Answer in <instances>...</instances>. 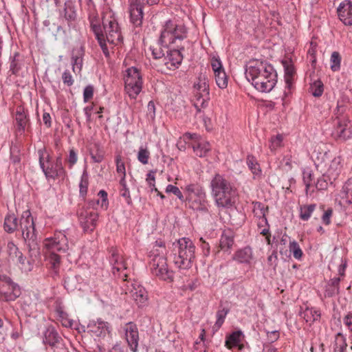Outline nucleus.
<instances>
[{
	"label": "nucleus",
	"mask_w": 352,
	"mask_h": 352,
	"mask_svg": "<svg viewBox=\"0 0 352 352\" xmlns=\"http://www.w3.org/2000/svg\"><path fill=\"white\" fill-rule=\"evenodd\" d=\"M187 37V30L183 25L177 24L172 20H168L163 25L159 38V44L166 48V55L163 62L169 69L177 68L182 63L184 46L182 44Z\"/></svg>",
	"instance_id": "nucleus-1"
},
{
	"label": "nucleus",
	"mask_w": 352,
	"mask_h": 352,
	"mask_svg": "<svg viewBox=\"0 0 352 352\" xmlns=\"http://www.w3.org/2000/svg\"><path fill=\"white\" fill-rule=\"evenodd\" d=\"M248 81L261 92H270L277 82V74L273 66L265 60H250L245 69Z\"/></svg>",
	"instance_id": "nucleus-2"
},
{
	"label": "nucleus",
	"mask_w": 352,
	"mask_h": 352,
	"mask_svg": "<svg viewBox=\"0 0 352 352\" xmlns=\"http://www.w3.org/2000/svg\"><path fill=\"white\" fill-rule=\"evenodd\" d=\"M212 195L216 205L230 208L235 203L236 189L223 175L216 174L210 182Z\"/></svg>",
	"instance_id": "nucleus-3"
},
{
	"label": "nucleus",
	"mask_w": 352,
	"mask_h": 352,
	"mask_svg": "<svg viewBox=\"0 0 352 352\" xmlns=\"http://www.w3.org/2000/svg\"><path fill=\"white\" fill-rule=\"evenodd\" d=\"M166 255V249L164 243L157 241L151 251V270L152 274L159 278L172 282L174 273L168 268Z\"/></svg>",
	"instance_id": "nucleus-4"
},
{
	"label": "nucleus",
	"mask_w": 352,
	"mask_h": 352,
	"mask_svg": "<svg viewBox=\"0 0 352 352\" xmlns=\"http://www.w3.org/2000/svg\"><path fill=\"white\" fill-rule=\"evenodd\" d=\"M37 153L40 167L47 179L55 180L58 178L64 179L66 177L67 173L63 166L61 155L53 160L45 148L38 149Z\"/></svg>",
	"instance_id": "nucleus-5"
},
{
	"label": "nucleus",
	"mask_w": 352,
	"mask_h": 352,
	"mask_svg": "<svg viewBox=\"0 0 352 352\" xmlns=\"http://www.w3.org/2000/svg\"><path fill=\"white\" fill-rule=\"evenodd\" d=\"M45 246L49 252L47 260L50 265V267L57 275L60 264V256L56 254V252H67L69 249L67 238L63 233L59 232L56 233L54 237L46 239Z\"/></svg>",
	"instance_id": "nucleus-6"
},
{
	"label": "nucleus",
	"mask_w": 352,
	"mask_h": 352,
	"mask_svg": "<svg viewBox=\"0 0 352 352\" xmlns=\"http://www.w3.org/2000/svg\"><path fill=\"white\" fill-rule=\"evenodd\" d=\"M176 252L173 258L175 265L180 269H189L195 258V246L188 238H181L173 243Z\"/></svg>",
	"instance_id": "nucleus-7"
},
{
	"label": "nucleus",
	"mask_w": 352,
	"mask_h": 352,
	"mask_svg": "<svg viewBox=\"0 0 352 352\" xmlns=\"http://www.w3.org/2000/svg\"><path fill=\"white\" fill-rule=\"evenodd\" d=\"M186 197L185 202L193 210L202 212H208V201L206 193L202 186L198 184H190L185 187Z\"/></svg>",
	"instance_id": "nucleus-8"
},
{
	"label": "nucleus",
	"mask_w": 352,
	"mask_h": 352,
	"mask_svg": "<svg viewBox=\"0 0 352 352\" xmlns=\"http://www.w3.org/2000/svg\"><path fill=\"white\" fill-rule=\"evenodd\" d=\"M346 109L344 102L338 101L334 111L336 118L333 120L334 129L332 135L335 138L342 140H346L352 135V128L348 127L349 120L344 116Z\"/></svg>",
	"instance_id": "nucleus-9"
},
{
	"label": "nucleus",
	"mask_w": 352,
	"mask_h": 352,
	"mask_svg": "<svg viewBox=\"0 0 352 352\" xmlns=\"http://www.w3.org/2000/svg\"><path fill=\"white\" fill-rule=\"evenodd\" d=\"M124 90L131 99H135L142 89V77L140 70L131 67L126 70Z\"/></svg>",
	"instance_id": "nucleus-10"
},
{
	"label": "nucleus",
	"mask_w": 352,
	"mask_h": 352,
	"mask_svg": "<svg viewBox=\"0 0 352 352\" xmlns=\"http://www.w3.org/2000/svg\"><path fill=\"white\" fill-rule=\"evenodd\" d=\"M109 261L112 267V273L116 278L122 279L123 281L127 280L126 264L122 255L119 254L116 247H111L109 249Z\"/></svg>",
	"instance_id": "nucleus-11"
},
{
	"label": "nucleus",
	"mask_w": 352,
	"mask_h": 352,
	"mask_svg": "<svg viewBox=\"0 0 352 352\" xmlns=\"http://www.w3.org/2000/svg\"><path fill=\"white\" fill-rule=\"evenodd\" d=\"M21 294L20 287L10 277L0 276V300L6 302L14 301Z\"/></svg>",
	"instance_id": "nucleus-12"
},
{
	"label": "nucleus",
	"mask_w": 352,
	"mask_h": 352,
	"mask_svg": "<svg viewBox=\"0 0 352 352\" xmlns=\"http://www.w3.org/2000/svg\"><path fill=\"white\" fill-rule=\"evenodd\" d=\"M102 25V31H104V36L109 43L118 45L122 41L120 28L113 15L111 14L107 18L104 16Z\"/></svg>",
	"instance_id": "nucleus-13"
},
{
	"label": "nucleus",
	"mask_w": 352,
	"mask_h": 352,
	"mask_svg": "<svg viewBox=\"0 0 352 352\" xmlns=\"http://www.w3.org/2000/svg\"><path fill=\"white\" fill-rule=\"evenodd\" d=\"M19 226L27 245L36 243L35 224L30 210H25L22 213Z\"/></svg>",
	"instance_id": "nucleus-14"
},
{
	"label": "nucleus",
	"mask_w": 352,
	"mask_h": 352,
	"mask_svg": "<svg viewBox=\"0 0 352 352\" xmlns=\"http://www.w3.org/2000/svg\"><path fill=\"white\" fill-rule=\"evenodd\" d=\"M28 246L29 258L24 257L23 253L21 252L15 260L19 268L25 273H28L33 270L35 258L40 255V248L37 243H30Z\"/></svg>",
	"instance_id": "nucleus-15"
},
{
	"label": "nucleus",
	"mask_w": 352,
	"mask_h": 352,
	"mask_svg": "<svg viewBox=\"0 0 352 352\" xmlns=\"http://www.w3.org/2000/svg\"><path fill=\"white\" fill-rule=\"evenodd\" d=\"M77 214L83 230L86 232L94 231L97 225L98 213L95 210H89L88 208L82 207L78 210Z\"/></svg>",
	"instance_id": "nucleus-16"
},
{
	"label": "nucleus",
	"mask_w": 352,
	"mask_h": 352,
	"mask_svg": "<svg viewBox=\"0 0 352 352\" xmlns=\"http://www.w3.org/2000/svg\"><path fill=\"white\" fill-rule=\"evenodd\" d=\"M128 289L126 294H129L130 296L135 300L139 307L144 306L148 300V294L145 288L138 283H131L130 286H127Z\"/></svg>",
	"instance_id": "nucleus-17"
},
{
	"label": "nucleus",
	"mask_w": 352,
	"mask_h": 352,
	"mask_svg": "<svg viewBox=\"0 0 352 352\" xmlns=\"http://www.w3.org/2000/svg\"><path fill=\"white\" fill-rule=\"evenodd\" d=\"M125 339L131 351L138 352L139 332L137 325L132 322H128L124 327Z\"/></svg>",
	"instance_id": "nucleus-18"
},
{
	"label": "nucleus",
	"mask_w": 352,
	"mask_h": 352,
	"mask_svg": "<svg viewBox=\"0 0 352 352\" xmlns=\"http://www.w3.org/2000/svg\"><path fill=\"white\" fill-rule=\"evenodd\" d=\"M143 5L140 0H131L129 4L130 21L135 26L139 27L143 21Z\"/></svg>",
	"instance_id": "nucleus-19"
},
{
	"label": "nucleus",
	"mask_w": 352,
	"mask_h": 352,
	"mask_svg": "<svg viewBox=\"0 0 352 352\" xmlns=\"http://www.w3.org/2000/svg\"><path fill=\"white\" fill-rule=\"evenodd\" d=\"M339 19L346 25H352V1L344 0L337 9Z\"/></svg>",
	"instance_id": "nucleus-20"
},
{
	"label": "nucleus",
	"mask_w": 352,
	"mask_h": 352,
	"mask_svg": "<svg viewBox=\"0 0 352 352\" xmlns=\"http://www.w3.org/2000/svg\"><path fill=\"white\" fill-rule=\"evenodd\" d=\"M88 328L96 336H105L110 333L109 324L100 319L91 322L88 324Z\"/></svg>",
	"instance_id": "nucleus-21"
},
{
	"label": "nucleus",
	"mask_w": 352,
	"mask_h": 352,
	"mask_svg": "<svg viewBox=\"0 0 352 352\" xmlns=\"http://www.w3.org/2000/svg\"><path fill=\"white\" fill-rule=\"evenodd\" d=\"M62 338L52 327H49L44 333V344H48L52 349L57 348Z\"/></svg>",
	"instance_id": "nucleus-22"
},
{
	"label": "nucleus",
	"mask_w": 352,
	"mask_h": 352,
	"mask_svg": "<svg viewBox=\"0 0 352 352\" xmlns=\"http://www.w3.org/2000/svg\"><path fill=\"white\" fill-rule=\"evenodd\" d=\"M341 160L339 157H334L325 173L331 184L338 177L341 171Z\"/></svg>",
	"instance_id": "nucleus-23"
},
{
	"label": "nucleus",
	"mask_w": 352,
	"mask_h": 352,
	"mask_svg": "<svg viewBox=\"0 0 352 352\" xmlns=\"http://www.w3.org/2000/svg\"><path fill=\"white\" fill-rule=\"evenodd\" d=\"M16 122L17 130L23 133L25 130V127L28 124V118L26 112L22 107H18L16 111Z\"/></svg>",
	"instance_id": "nucleus-24"
},
{
	"label": "nucleus",
	"mask_w": 352,
	"mask_h": 352,
	"mask_svg": "<svg viewBox=\"0 0 352 352\" xmlns=\"http://www.w3.org/2000/svg\"><path fill=\"white\" fill-rule=\"evenodd\" d=\"M10 71L12 74L18 75L24 65L23 56L19 52H14L13 56H10Z\"/></svg>",
	"instance_id": "nucleus-25"
},
{
	"label": "nucleus",
	"mask_w": 352,
	"mask_h": 352,
	"mask_svg": "<svg viewBox=\"0 0 352 352\" xmlns=\"http://www.w3.org/2000/svg\"><path fill=\"white\" fill-rule=\"evenodd\" d=\"M195 91L200 92L205 98L209 96V84L208 80L206 76H200L198 81L194 85Z\"/></svg>",
	"instance_id": "nucleus-26"
},
{
	"label": "nucleus",
	"mask_w": 352,
	"mask_h": 352,
	"mask_svg": "<svg viewBox=\"0 0 352 352\" xmlns=\"http://www.w3.org/2000/svg\"><path fill=\"white\" fill-rule=\"evenodd\" d=\"M252 258V250L249 246L239 250L234 256V259L241 263H248Z\"/></svg>",
	"instance_id": "nucleus-27"
},
{
	"label": "nucleus",
	"mask_w": 352,
	"mask_h": 352,
	"mask_svg": "<svg viewBox=\"0 0 352 352\" xmlns=\"http://www.w3.org/2000/svg\"><path fill=\"white\" fill-rule=\"evenodd\" d=\"M84 55L83 48L74 49L72 52V63L73 66V71L76 72V69L80 72L82 66V56Z\"/></svg>",
	"instance_id": "nucleus-28"
},
{
	"label": "nucleus",
	"mask_w": 352,
	"mask_h": 352,
	"mask_svg": "<svg viewBox=\"0 0 352 352\" xmlns=\"http://www.w3.org/2000/svg\"><path fill=\"white\" fill-rule=\"evenodd\" d=\"M300 316L304 318L306 322L311 324L320 318L321 314L319 310L314 308H306L305 311L300 313Z\"/></svg>",
	"instance_id": "nucleus-29"
},
{
	"label": "nucleus",
	"mask_w": 352,
	"mask_h": 352,
	"mask_svg": "<svg viewBox=\"0 0 352 352\" xmlns=\"http://www.w3.org/2000/svg\"><path fill=\"white\" fill-rule=\"evenodd\" d=\"M195 142L192 144V148L196 155L199 157H203L206 155L208 152L210 150V146L208 142Z\"/></svg>",
	"instance_id": "nucleus-30"
},
{
	"label": "nucleus",
	"mask_w": 352,
	"mask_h": 352,
	"mask_svg": "<svg viewBox=\"0 0 352 352\" xmlns=\"http://www.w3.org/2000/svg\"><path fill=\"white\" fill-rule=\"evenodd\" d=\"M340 278H333L329 280L325 289V296L333 297L339 293Z\"/></svg>",
	"instance_id": "nucleus-31"
},
{
	"label": "nucleus",
	"mask_w": 352,
	"mask_h": 352,
	"mask_svg": "<svg viewBox=\"0 0 352 352\" xmlns=\"http://www.w3.org/2000/svg\"><path fill=\"white\" fill-rule=\"evenodd\" d=\"M89 20L90 22L91 29L94 33L95 36L104 34L102 28L100 25V19L97 13H95L94 12L90 13L89 15Z\"/></svg>",
	"instance_id": "nucleus-32"
},
{
	"label": "nucleus",
	"mask_w": 352,
	"mask_h": 352,
	"mask_svg": "<svg viewBox=\"0 0 352 352\" xmlns=\"http://www.w3.org/2000/svg\"><path fill=\"white\" fill-rule=\"evenodd\" d=\"M89 154L95 163H100L104 160V151L98 143H95L90 148Z\"/></svg>",
	"instance_id": "nucleus-33"
},
{
	"label": "nucleus",
	"mask_w": 352,
	"mask_h": 352,
	"mask_svg": "<svg viewBox=\"0 0 352 352\" xmlns=\"http://www.w3.org/2000/svg\"><path fill=\"white\" fill-rule=\"evenodd\" d=\"M18 219L14 214H8L4 220V230L8 233H13L18 228Z\"/></svg>",
	"instance_id": "nucleus-34"
},
{
	"label": "nucleus",
	"mask_w": 352,
	"mask_h": 352,
	"mask_svg": "<svg viewBox=\"0 0 352 352\" xmlns=\"http://www.w3.org/2000/svg\"><path fill=\"white\" fill-rule=\"evenodd\" d=\"M285 69V81L286 88L290 89L293 82V76L295 74V69L292 65L289 64L287 61L283 62Z\"/></svg>",
	"instance_id": "nucleus-35"
},
{
	"label": "nucleus",
	"mask_w": 352,
	"mask_h": 352,
	"mask_svg": "<svg viewBox=\"0 0 352 352\" xmlns=\"http://www.w3.org/2000/svg\"><path fill=\"white\" fill-rule=\"evenodd\" d=\"M233 243L234 239L232 234L230 232H223L219 241V246L221 249L224 251H228L232 248Z\"/></svg>",
	"instance_id": "nucleus-36"
},
{
	"label": "nucleus",
	"mask_w": 352,
	"mask_h": 352,
	"mask_svg": "<svg viewBox=\"0 0 352 352\" xmlns=\"http://www.w3.org/2000/svg\"><path fill=\"white\" fill-rule=\"evenodd\" d=\"M341 198L349 204H352V178H349L342 186Z\"/></svg>",
	"instance_id": "nucleus-37"
},
{
	"label": "nucleus",
	"mask_w": 352,
	"mask_h": 352,
	"mask_svg": "<svg viewBox=\"0 0 352 352\" xmlns=\"http://www.w3.org/2000/svg\"><path fill=\"white\" fill-rule=\"evenodd\" d=\"M64 16L68 22H72L76 20L77 14L72 2L67 1L65 3Z\"/></svg>",
	"instance_id": "nucleus-38"
},
{
	"label": "nucleus",
	"mask_w": 352,
	"mask_h": 352,
	"mask_svg": "<svg viewBox=\"0 0 352 352\" xmlns=\"http://www.w3.org/2000/svg\"><path fill=\"white\" fill-rule=\"evenodd\" d=\"M316 208V205L314 204L301 206L300 207V219L302 221H308Z\"/></svg>",
	"instance_id": "nucleus-39"
},
{
	"label": "nucleus",
	"mask_w": 352,
	"mask_h": 352,
	"mask_svg": "<svg viewBox=\"0 0 352 352\" xmlns=\"http://www.w3.org/2000/svg\"><path fill=\"white\" fill-rule=\"evenodd\" d=\"M6 254L8 255V261H15L21 252L19 251L18 247L13 243V241H9L6 245Z\"/></svg>",
	"instance_id": "nucleus-40"
},
{
	"label": "nucleus",
	"mask_w": 352,
	"mask_h": 352,
	"mask_svg": "<svg viewBox=\"0 0 352 352\" xmlns=\"http://www.w3.org/2000/svg\"><path fill=\"white\" fill-rule=\"evenodd\" d=\"M199 135L197 133H186L182 138L178 140L177 146L180 151H185L186 144H188L189 140H195L198 139Z\"/></svg>",
	"instance_id": "nucleus-41"
},
{
	"label": "nucleus",
	"mask_w": 352,
	"mask_h": 352,
	"mask_svg": "<svg viewBox=\"0 0 352 352\" xmlns=\"http://www.w3.org/2000/svg\"><path fill=\"white\" fill-rule=\"evenodd\" d=\"M267 208L263 203L256 202L254 204V212L258 217H262V221H264L266 226H268L267 219L266 218V212Z\"/></svg>",
	"instance_id": "nucleus-42"
},
{
	"label": "nucleus",
	"mask_w": 352,
	"mask_h": 352,
	"mask_svg": "<svg viewBox=\"0 0 352 352\" xmlns=\"http://www.w3.org/2000/svg\"><path fill=\"white\" fill-rule=\"evenodd\" d=\"M346 347L344 336L341 333H338L336 336L334 352H344Z\"/></svg>",
	"instance_id": "nucleus-43"
},
{
	"label": "nucleus",
	"mask_w": 352,
	"mask_h": 352,
	"mask_svg": "<svg viewBox=\"0 0 352 352\" xmlns=\"http://www.w3.org/2000/svg\"><path fill=\"white\" fill-rule=\"evenodd\" d=\"M208 100L209 96L205 98V97L202 96V94H200V92L195 91L193 102L195 107L197 109V111H201V108L204 107L206 105Z\"/></svg>",
	"instance_id": "nucleus-44"
},
{
	"label": "nucleus",
	"mask_w": 352,
	"mask_h": 352,
	"mask_svg": "<svg viewBox=\"0 0 352 352\" xmlns=\"http://www.w3.org/2000/svg\"><path fill=\"white\" fill-rule=\"evenodd\" d=\"M214 79L217 83V85L220 89H225L228 86V76L225 72V70L219 71L217 73H214Z\"/></svg>",
	"instance_id": "nucleus-45"
},
{
	"label": "nucleus",
	"mask_w": 352,
	"mask_h": 352,
	"mask_svg": "<svg viewBox=\"0 0 352 352\" xmlns=\"http://www.w3.org/2000/svg\"><path fill=\"white\" fill-rule=\"evenodd\" d=\"M89 186V175L86 170H85L82 175L80 182L79 184L80 195L82 197H85L87 193V189Z\"/></svg>",
	"instance_id": "nucleus-46"
},
{
	"label": "nucleus",
	"mask_w": 352,
	"mask_h": 352,
	"mask_svg": "<svg viewBox=\"0 0 352 352\" xmlns=\"http://www.w3.org/2000/svg\"><path fill=\"white\" fill-rule=\"evenodd\" d=\"M242 336L241 331H234L231 333L226 341V345L231 348L233 346L238 345L241 342V338Z\"/></svg>",
	"instance_id": "nucleus-47"
},
{
	"label": "nucleus",
	"mask_w": 352,
	"mask_h": 352,
	"mask_svg": "<svg viewBox=\"0 0 352 352\" xmlns=\"http://www.w3.org/2000/svg\"><path fill=\"white\" fill-rule=\"evenodd\" d=\"M246 163L254 175H258L261 173L260 166L253 155H248Z\"/></svg>",
	"instance_id": "nucleus-48"
},
{
	"label": "nucleus",
	"mask_w": 352,
	"mask_h": 352,
	"mask_svg": "<svg viewBox=\"0 0 352 352\" xmlns=\"http://www.w3.org/2000/svg\"><path fill=\"white\" fill-rule=\"evenodd\" d=\"M331 69L333 72H338L340 69L341 56L338 52H333L331 56Z\"/></svg>",
	"instance_id": "nucleus-49"
},
{
	"label": "nucleus",
	"mask_w": 352,
	"mask_h": 352,
	"mask_svg": "<svg viewBox=\"0 0 352 352\" xmlns=\"http://www.w3.org/2000/svg\"><path fill=\"white\" fill-rule=\"evenodd\" d=\"M164 49L166 50L164 46H162L159 44V41L157 42L156 46L150 47V50L152 52V55L155 59H164L165 56Z\"/></svg>",
	"instance_id": "nucleus-50"
},
{
	"label": "nucleus",
	"mask_w": 352,
	"mask_h": 352,
	"mask_svg": "<svg viewBox=\"0 0 352 352\" xmlns=\"http://www.w3.org/2000/svg\"><path fill=\"white\" fill-rule=\"evenodd\" d=\"M289 251L293 253L294 257L296 259H300L302 256V251L298 243L296 241L289 243Z\"/></svg>",
	"instance_id": "nucleus-51"
},
{
	"label": "nucleus",
	"mask_w": 352,
	"mask_h": 352,
	"mask_svg": "<svg viewBox=\"0 0 352 352\" xmlns=\"http://www.w3.org/2000/svg\"><path fill=\"white\" fill-rule=\"evenodd\" d=\"M230 309L228 308H223L221 310H219L217 312V321L215 322V327L217 328H220L223 323L224 322L225 318L227 314L229 313Z\"/></svg>",
	"instance_id": "nucleus-52"
},
{
	"label": "nucleus",
	"mask_w": 352,
	"mask_h": 352,
	"mask_svg": "<svg viewBox=\"0 0 352 352\" xmlns=\"http://www.w3.org/2000/svg\"><path fill=\"white\" fill-rule=\"evenodd\" d=\"M330 182L328 179V176L324 173L321 177L318 179L315 187L318 190H323L327 188Z\"/></svg>",
	"instance_id": "nucleus-53"
},
{
	"label": "nucleus",
	"mask_w": 352,
	"mask_h": 352,
	"mask_svg": "<svg viewBox=\"0 0 352 352\" xmlns=\"http://www.w3.org/2000/svg\"><path fill=\"white\" fill-rule=\"evenodd\" d=\"M310 89L313 96L319 97L322 96L324 91L323 83L320 80H316L311 85Z\"/></svg>",
	"instance_id": "nucleus-54"
},
{
	"label": "nucleus",
	"mask_w": 352,
	"mask_h": 352,
	"mask_svg": "<svg viewBox=\"0 0 352 352\" xmlns=\"http://www.w3.org/2000/svg\"><path fill=\"white\" fill-rule=\"evenodd\" d=\"M150 157V152L146 148L140 147L138 153V160L142 164H147Z\"/></svg>",
	"instance_id": "nucleus-55"
},
{
	"label": "nucleus",
	"mask_w": 352,
	"mask_h": 352,
	"mask_svg": "<svg viewBox=\"0 0 352 352\" xmlns=\"http://www.w3.org/2000/svg\"><path fill=\"white\" fill-rule=\"evenodd\" d=\"M166 192L174 194L182 202H184L185 201L186 198H184L182 192L179 188L175 186L168 184L166 188Z\"/></svg>",
	"instance_id": "nucleus-56"
},
{
	"label": "nucleus",
	"mask_w": 352,
	"mask_h": 352,
	"mask_svg": "<svg viewBox=\"0 0 352 352\" xmlns=\"http://www.w3.org/2000/svg\"><path fill=\"white\" fill-rule=\"evenodd\" d=\"M78 161V154L74 148H71L69 152V155L66 158V162L68 164L69 168H72Z\"/></svg>",
	"instance_id": "nucleus-57"
},
{
	"label": "nucleus",
	"mask_w": 352,
	"mask_h": 352,
	"mask_svg": "<svg viewBox=\"0 0 352 352\" xmlns=\"http://www.w3.org/2000/svg\"><path fill=\"white\" fill-rule=\"evenodd\" d=\"M96 38L97 39L102 50L103 54L106 57H108L109 56V52L106 44V41L107 40L104 36V34H102L100 35H98V36H96Z\"/></svg>",
	"instance_id": "nucleus-58"
},
{
	"label": "nucleus",
	"mask_w": 352,
	"mask_h": 352,
	"mask_svg": "<svg viewBox=\"0 0 352 352\" xmlns=\"http://www.w3.org/2000/svg\"><path fill=\"white\" fill-rule=\"evenodd\" d=\"M96 38L97 39L102 50L103 54L106 57H108L109 56V52L106 44V41L107 40L104 36V34H102L100 35H98V36H96Z\"/></svg>",
	"instance_id": "nucleus-59"
},
{
	"label": "nucleus",
	"mask_w": 352,
	"mask_h": 352,
	"mask_svg": "<svg viewBox=\"0 0 352 352\" xmlns=\"http://www.w3.org/2000/svg\"><path fill=\"white\" fill-rule=\"evenodd\" d=\"M212 69L214 73L224 70L220 58L217 56H212L210 60Z\"/></svg>",
	"instance_id": "nucleus-60"
},
{
	"label": "nucleus",
	"mask_w": 352,
	"mask_h": 352,
	"mask_svg": "<svg viewBox=\"0 0 352 352\" xmlns=\"http://www.w3.org/2000/svg\"><path fill=\"white\" fill-rule=\"evenodd\" d=\"M116 170L118 173L124 175V177H126L125 164L124 162L122 160V157L120 155H116Z\"/></svg>",
	"instance_id": "nucleus-61"
},
{
	"label": "nucleus",
	"mask_w": 352,
	"mask_h": 352,
	"mask_svg": "<svg viewBox=\"0 0 352 352\" xmlns=\"http://www.w3.org/2000/svg\"><path fill=\"white\" fill-rule=\"evenodd\" d=\"M10 160L13 164L19 163L21 161L19 150L16 145L10 147Z\"/></svg>",
	"instance_id": "nucleus-62"
},
{
	"label": "nucleus",
	"mask_w": 352,
	"mask_h": 352,
	"mask_svg": "<svg viewBox=\"0 0 352 352\" xmlns=\"http://www.w3.org/2000/svg\"><path fill=\"white\" fill-rule=\"evenodd\" d=\"M314 175L311 171H304L303 172V182L306 186V192H307L309 188L312 185V182L314 181Z\"/></svg>",
	"instance_id": "nucleus-63"
},
{
	"label": "nucleus",
	"mask_w": 352,
	"mask_h": 352,
	"mask_svg": "<svg viewBox=\"0 0 352 352\" xmlns=\"http://www.w3.org/2000/svg\"><path fill=\"white\" fill-rule=\"evenodd\" d=\"M62 79L63 83L68 87H71L74 84L73 77L69 70H65L63 72L62 75Z\"/></svg>",
	"instance_id": "nucleus-64"
}]
</instances>
